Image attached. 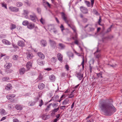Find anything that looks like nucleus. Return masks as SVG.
<instances>
[{
	"label": "nucleus",
	"instance_id": "f257e3e1",
	"mask_svg": "<svg viewBox=\"0 0 122 122\" xmlns=\"http://www.w3.org/2000/svg\"><path fill=\"white\" fill-rule=\"evenodd\" d=\"M112 100L101 102L99 107L104 114L110 116L116 112V109L112 104Z\"/></svg>",
	"mask_w": 122,
	"mask_h": 122
},
{
	"label": "nucleus",
	"instance_id": "f03ea898",
	"mask_svg": "<svg viewBox=\"0 0 122 122\" xmlns=\"http://www.w3.org/2000/svg\"><path fill=\"white\" fill-rule=\"evenodd\" d=\"M62 18L65 22L68 24V26L71 28L73 30L74 32L76 33V29L75 27L73 25H71L68 23V21L67 20V17L66 14L63 12L61 13Z\"/></svg>",
	"mask_w": 122,
	"mask_h": 122
},
{
	"label": "nucleus",
	"instance_id": "7ed1b4c3",
	"mask_svg": "<svg viewBox=\"0 0 122 122\" xmlns=\"http://www.w3.org/2000/svg\"><path fill=\"white\" fill-rule=\"evenodd\" d=\"M29 19H30L32 21L35 22L37 19V17L36 14L34 12H31V14L30 15L29 17Z\"/></svg>",
	"mask_w": 122,
	"mask_h": 122
},
{
	"label": "nucleus",
	"instance_id": "20e7f679",
	"mask_svg": "<svg viewBox=\"0 0 122 122\" xmlns=\"http://www.w3.org/2000/svg\"><path fill=\"white\" fill-rule=\"evenodd\" d=\"M12 66L11 63H6L4 66L6 68L5 70V71L7 73L10 72L11 70L9 69V68L10 67Z\"/></svg>",
	"mask_w": 122,
	"mask_h": 122
},
{
	"label": "nucleus",
	"instance_id": "39448f33",
	"mask_svg": "<svg viewBox=\"0 0 122 122\" xmlns=\"http://www.w3.org/2000/svg\"><path fill=\"white\" fill-rule=\"evenodd\" d=\"M80 9L81 11L84 14H87L88 13V9L86 7L83 6L80 7Z\"/></svg>",
	"mask_w": 122,
	"mask_h": 122
},
{
	"label": "nucleus",
	"instance_id": "423d86ee",
	"mask_svg": "<svg viewBox=\"0 0 122 122\" xmlns=\"http://www.w3.org/2000/svg\"><path fill=\"white\" fill-rule=\"evenodd\" d=\"M9 8L10 10L12 12H17L19 10V9L18 8L13 6L9 7Z\"/></svg>",
	"mask_w": 122,
	"mask_h": 122
},
{
	"label": "nucleus",
	"instance_id": "0eeeda50",
	"mask_svg": "<svg viewBox=\"0 0 122 122\" xmlns=\"http://www.w3.org/2000/svg\"><path fill=\"white\" fill-rule=\"evenodd\" d=\"M35 27L34 24L31 22L29 23L27 26V28L30 30H32Z\"/></svg>",
	"mask_w": 122,
	"mask_h": 122
},
{
	"label": "nucleus",
	"instance_id": "6e6552de",
	"mask_svg": "<svg viewBox=\"0 0 122 122\" xmlns=\"http://www.w3.org/2000/svg\"><path fill=\"white\" fill-rule=\"evenodd\" d=\"M76 76L80 80H81L83 77V74L81 72L76 73Z\"/></svg>",
	"mask_w": 122,
	"mask_h": 122
},
{
	"label": "nucleus",
	"instance_id": "1a4fd4ad",
	"mask_svg": "<svg viewBox=\"0 0 122 122\" xmlns=\"http://www.w3.org/2000/svg\"><path fill=\"white\" fill-rule=\"evenodd\" d=\"M88 26V28L89 29V31H92L94 30H95V28L93 26L90 25H86L85 27V28H86Z\"/></svg>",
	"mask_w": 122,
	"mask_h": 122
},
{
	"label": "nucleus",
	"instance_id": "9d476101",
	"mask_svg": "<svg viewBox=\"0 0 122 122\" xmlns=\"http://www.w3.org/2000/svg\"><path fill=\"white\" fill-rule=\"evenodd\" d=\"M27 70H28L32 66V63L30 61L27 62L26 65Z\"/></svg>",
	"mask_w": 122,
	"mask_h": 122
},
{
	"label": "nucleus",
	"instance_id": "9b49d317",
	"mask_svg": "<svg viewBox=\"0 0 122 122\" xmlns=\"http://www.w3.org/2000/svg\"><path fill=\"white\" fill-rule=\"evenodd\" d=\"M2 42L3 44L7 45H9L11 44L10 41L5 39H3L2 40Z\"/></svg>",
	"mask_w": 122,
	"mask_h": 122
},
{
	"label": "nucleus",
	"instance_id": "f8f14e48",
	"mask_svg": "<svg viewBox=\"0 0 122 122\" xmlns=\"http://www.w3.org/2000/svg\"><path fill=\"white\" fill-rule=\"evenodd\" d=\"M26 71V70L25 68L23 67L19 69V72L20 75H22L24 74Z\"/></svg>",
	"mask_w": 122,
	"mask_h": 122
},
{
	"label": "nucleus",
	"instance_id": "ddd939ff",
	"mask_svg": "<svg viewBox=\"0 0 122 122\" xmlns=\"http://www.w3.org/2000/svg\"><path fill=\"white\" fill-rule=\"evenodd\" d=\"M18 45L22 47L25 46V43L23 41H19L17 43Z\"/></svg>",
	"mask_w": 122,
	"mask_h": 122
},
{
	"label": "nucleus",
	"instance_id": "4468645a",
	"mask_svg": "<svg viewBox=\"0 0 122 122\" xmlns=\"http://www.w3.org/2000/svg\"><path fill=\"white\" fill-rule=\"evenodd\" d=\"M57 57L59 61L62 62L63 61V56L60 53L57 54Z\"/></svg>",
	"mask_w": 122,
	"mask_h": 122
},
{
	"label": "nucleus",
	"instance_id": "2eb2a0df",
	"mask_svg": "<svg viewBox=\"0 0 122 122\" xmlns=\"http://www.w3.org/2000/svg\"><path fill=\"white\" fill-rule=\"evenodd\" d=\"M100 51V50L97 49L96 51L94 53V54L96 55V57L97 58H99L101 57V55L99 53Z\"/></svg>",
	"mask_w": 122,
	"mask_h": 122
},
{
	"label": "nucleus",
	"instance_id": "dca6fc26",
	"mask_svg": "<svg viewBox=\"0 0 122 122\" xmlns=\"http://www.w3.org/2000/svg\"><path fill=\"white\" fill-rule=\"evenodd\" d=\"M27 57L28 59H31L34 57L33 54L31 53H26Z\"/></svg>",
	"mask_w": 122,
	"mask_h": 122
},
{
	"label": "nucleus",
	"instance_id": "f3484780",
	"mask_svg": "<svg viewBox=\"0 0 122 122\" xmlns=\"http://www.w3.org/2000/svg\"><path fill=\"white\" fill-rule=\"evenodd\" d=\"M6 114V112L5 110L3 109H0V114L3 116L5 115Z\"/></svg>",
	"mask_w": 122,
	"mask_h": 122
},
{
	"label": "nucleus",
	"instance_id": "a211bd4d",
	"mask_svg": "<svg viewBox=\"0 0 122 122\" xmlns=\"http://www.w3.org/2000/svg\"><path fill=\"white\" fill-rule=\"evenodd\" d=\"M57 61L56 58L55 57H53L51 58V61L52 64L55 65L56 62Z\"/></svg>",
	"mask_w": 122,
	"mask_h": 122
},
{
	"label": "nucleus",
	"instance_id": "6ab92c4d",
	"mask_svg": "<svg viewBox=\"0 0 122 122\" xmlns=\"http://www.w3.org/2000/svg\"><path fill=\"white\" fill-rule=\"evenodd\" d=\"M39 57L41 59H44L45 58V56L41 52H38L37 53Z\"/></svg>",
	"mask_w": 122,
	"mask_h": 122
},
{
	"label": "nucleus",
	"instance_id": "aec40b11",
	"mask_svg": "<svg viewBox=\"0 0 122 122\" xmlns=\"http://www.w3.org/2000/svg\"><path fill=\"white\" fill-rule=\"evenodd\" d=\"M12 87L11 85L9 84L5 86V88L7 90H9L11 89Z\"/></svg>",
	"mask_w": 122,
	"mask_h": 122
},
{
	"label": "nucleus",
	"instance_id": "412c9836",
	"mask_svg": "<svg viewBox=\"0 0 122 122\" xmlns=\"http://www.w3.org/2000/svg\"><path fill=\"white\" fill-rule=\"evenodd\" d=\"M15 107L17 110L19 111L21 110L22 109L21 106L20 105L18 104L16 105L15 106Z\"/></svg>",
	"mask_w": 122,
	"mask_h": 122
},
{
	"label": "nucleus",
	"instance_id": "4be33fe9",
	"mask_svg": "<svg viewBox=\"0 0 122 122\" xmlns=\"http://www.w3.org/2000/svg\"><path fill=\"white\" fill-rule=\"evenodd\" d=\"M54 25H50L48 26V30L51 32H52V30L54 29Z\"/></svg>",
	"mask_w": 122,
	"mask_h": 122
},
{
	"label": "nucleus",
	"instance_id": "5701e85b",
	"mask_svg": "<svg viewBox=\"0 0 122 122\" xmlns=\"http://www.w3.org/2000/svg\"><path fill=\"white\" fill-rule=\"evenodd\" d=\"M69 103V100L68 99H65L63 102L62 104L63 105H66Z\"/></svg>",
	"mask_w": 122,
	"mask_h": 122
},
{
	"label": "nucleus",
	"instance_id": "b1692460",
	"mask_svg": "<svg viewBox=\"0 0 122 122\" xmlns=\"http://www.w3.org/2000/svg\"><path fill=\"white\" fill-rule=\"evenodd\" d=\"M44 85L42 83H41L39 84L38 88L40 89L41 90L44 88Z\"/></svg>",
	"mask_w": 122,
	"mask_h": 122
},
{
	"label": "nucleus",
	"instance_id": "393cba45",
	"mask_svg": "<svg viewBox=\"0 0 122 122\" xmlns=\"http://www.w3.org/2000/svg\"><path fill=\"white\" fill-rule=\"evenodd\" d=\"M49 78L51 81H54L55 80V77L53 75H51L50 76Z\"/></svg>",
	"mask_w": 122,
	"mask_h": 122
},
{
	"label": "nucleus",
	"instance_id": "a878e982",
	"mask_svg": "<svg viewBox=\"0 0 122 122\" xmlns=\"http://www.w3.org/2000/svg\"><path fill=\"white\" fill-rule=\"evenodd\" d=\"M42 118L44 120H45L48 119L49 118V116L48 115H43L42 116Z\"/></svg>",
	"mask_w": 122,
	"mask_h": 122
},
{
	"label": "nucleus",
	"instance_id": "bb28decb",
	"mask_svg": "<svg viewBox=\"0 0 122 122\" xmlns=\"http://www.w3.org/2000/svg\"><path fill=\"white\" fill-rule=\"evenodd\" d=\"M15 96V95L14 94L9 95L7 96L6 97V98L8 99H10L11 98H13Z\"/></svg>",
	"mask_w": 122,
	"mask_h": 122
},
{
	"label": "nucleus",
	"instance_id": "cd10ccee",
	"mask_svg": "<svg viewBox=\"0 0 122 122\" xmlns=\"http://www.w3.org/2000/svg\"><path fill=\"white\" fill-rule=\"evenodd\" d=\"M37 62L38 64L41 66L44 65V62H43L42 61H41L40 59H38L37 61Z\"/></svg>",
	"mask_w": 122,
	"mask_h": 122
},
{
	"label": "nucleus",
	"instance_id": "c85d7f7f",
	"mask_svg": "<svg viewBox=\"0 0 122 122\" xmlns=\"http://www.w3.org/2000/svg\"><path fill=\"white\" fill-rule=\"evenodd\" d=\"M41 44L44 46H45L46 45V42L45 40H42L41 41Z\"/></svg>",
	"mask_w": 122,
	"mask_h": 122
},
{
	"label": "nucleus",
	"instance_id": "c756f323",
	"mask_svg": "<svg viewBox=\"0 0 122 122\" xmlns=\"http://www.w3.org/2000/svg\"><path fill=\"white\" fill-rule=\"evenodd\" d=\"M9 80V78L8 77H5L2 78V80L3 81H8Z\"/></svg>",
	"mask_w": 122,
	"mask_h": 122
},
{
	"label": "nucleus",
	"instance_id": "7c9ffc66",
	"mask_svg": "<svg viewBox=\"0 0 122 122\" xmlns=\"http://www.w3.org/2000/svg\"><path fill=\"white\" fill-rule=\"evenodd\" d=\"M67 55L70 58V57H73L74 56L73 53L71 52H69L67 53Z\"/></svg>",
	"mask_w": 122,
	"mask_h": 122
},
{
	"label": "nucleus",
	"instance_id": "2f4dec72",
	"mask_svg": "<svg viewBox=\"0 0 122 122\" xmlns=\"http://www.w3.org/2000/svg\"><path fill=\"white\" fill-rule=\"evenodd\" d=\"M49 41L51 46H55L56 45V43L54 41H52V40H49Z\"/></svg>",
	"mask_w": 122,
	"mask_h": 122
},
{
	"label": "nucleus",
	"instance_id": "473e14b6",
	"mask_svg": "<svg viewBox=\"0 0 122 122\" xmlns=\"http://www.w3.org/2000/svg\"><path fill=\"white\" fill-rule=\"evenodd\" d=\"M16 27V25L14 24H11L10 25V29L12 30L15 29Z\"/></svg>",
	"mask_w": 122,
	"mask_h": 122
},
{
	"label": "nucleus",
	"instance_id": "72a5a7b5",
	"mask_svg": "<svg viewBox=\"0 0 122 122\" xmlns=\"http://www.w3.org/2000/svg\"><path fill=\"white\" fill-rule=\"evenodd\" d=\"M85 2L88 7H89L90 6V3L89 1L87 0H85Z\"/></svg>",
	"mask_w": 122,
	"mask_h": 122
},
{
	"label": "nucleus",
	"instance_id": "f704fd0d",
	"mask_svg": "<svg viewBox=\"0 0 122 122\" xmlns=\"http://www.w3.org/2000/svg\"><path fill=\"white\" fill-rule=\"evenodd\" d=\"M1 4L2 7H5L6 9H7V4L5 2H2L1 3Z\"/></svg>",
	"mask_w": 122,
	"mask_h": 122
},
{
	"label": "nucleus",
	"instance_id": "c9c22d12",
	"mask_svg": "<svg viewBox=\"0 0 122 122\" xmlns=\"http://www.w3.org/2000/svg\"><path fill=\"white\" fill-rule=\"evenodd\" d=\"M29 23L28 22L27 20L24 21L22 22V24L24 26H27L28 24Z\"/></svg>",
	"mask_w": 122,
	"mask_h": 122
},
{
	"label": "nucleus",
	"instance_id": "e433bc0d",
	"mask_svg": "<svg viewBox=\"0 0 122 122\" xmlns=\"http://www.w3.org/2000/svg\"><path fill=\"white\" fill-rule=\"evenodd\" d=\"M59 46L61 49H63L65 48V46L61 43H60L59 44Z\"/></svg>",
	"mask_w": 122,
	"mask_h": 122
},
{
	"label": "nucleus",
	"instance_id": "4c0bfd02",
	"mask_svg": "<svg viewBox=\"0 0 122 122\" xmlns=\"http://www.w3.org/2000/svg\"><path fill=\"white\" fill-rule=\"evenodd\" d=\"M23 5L22 3L21 2H17L16 3V5L18 7H20Z\"/></svg>",
	"mask_w": 122,
	"mask_h": 122
},
{
	"label": "nucleus",
	"instance_id": "58836bf2",
	"mask_svg": "<svg viewBox=\"0 0 122 122\" xmlns=\"http://www.w3.org/2000/svg\"><path fill=\"white\" fill-rule=\"evenodd\" d=\"M58 103L57 102H56L53 104H52L51 103V105L54 108L56 107L58 105Z\"/></svg>",
	"mask_w": 122,
	"mask_h": 122
},
{
	"label": "nucleus",
	"instance_id": "ea45409f",
	"mask_svg": "<svg viewBox=\"0 0 122 122\" xmlns=\"http://www.w3.org/2000/svg\"><path fill=\"white\" fill-rule=\"evenodd\" d=\"M68 106H61L60 107V109H61L64 110L66 108L68 107Z\"/></svg>",
	"mask_w": 122,
	"mask_h": 122
},
{
	"label": "nucleus",
	"instance_id": "a19ab883",
	"mask_svg": "<svg viewBox=\"0 0 122 122\" xmlns=\"http://www.w3.org/2000/svg\"><path fill=\"white\" fill-rule=\"evenodd\" d=\"M18 57V56L16 55H14L13 56V59L14 60H16Z\"/></svg>",
	"mask_w": 122,
	"mask_h": 122
},
{
	"label": "nucleus",
	"instance_id": "79ce46f5",
	"mask_svg": "<svg viewBox=\"0 0 122 122\" xmlns=\"http://www.w3.org/2000/svg\"><path fill=\"white\" fill-rule=\"evenodd\" d=\"M40 22L42 24H44L45 23V20L44 19H43L42 17H41V19L40 20Z\"/></svg>",
	"mask_w": 122,
	"mask_h": 122
},
{
	"label": "nucleus",
	"instance_id": "37998d69",
	"mask_svg": "<svg viewBox=\"0 0 122 122\" xmlns=\"http://www.w3.org/2000/svg\"><path fill=\"white\" fill-rule=\"evenodd\" d=\"M51 103L48 105L47 106V107L45 109V111L46 112H47L49 110V108L50 107V106L51 105Z\"/></svg>",
	"mask_w": 122,
	"mask_h": 122
},
{
	"label": "nucleus",
	"instance_id": "c03bdc74",
	"mask_svg": "<svg viewBox=\"0 0 122 122\" xmlns=\"http://www.w3.org/2000/svg\"><path fill=\"white\" fill-rule=\"evenodd\" d=\"M43 104V102L42 99L40 100L39 101V106L41 107Z\"/></svg>",
	"mask_w": 122,
	"mask_h": 122
},
{
	"label": "nucleus",
	"instance_id": "a18cd8bd",
	"mask_svg": "<svg viewBox=\"0 0 122 122\" xmlns=\"http://www.w3.org/2000/svg\"><path fill=\"white\" fill-rule=\"evenodd\" d=\"M23 15L24 16V17L25 18L27 19H29V17L28 16V15L25 14L24 13H23Z\"/></svg>",
	"mask_w": 122,
	"mask_h": 122
},
{
	"label": "nucleus",
	"instance_id": "49530a36",
	"mask_svg": "<svg viewBox=\"0 0 122 122\" xmlns=\"http://www.w3.org/2000/svg\"><path fill=\"white\" fill-rule=\"evenodd\" d=\"M64 95H62L61 97V99L60 100H58L54 99V101H55L58 102H60L61 100H62V98L64 97Z\"/></svg>",
	"mask_w": 122,
	"mask_h": 122
},
{
	"label": "nucleus",
	"instance_id": "de8ad7c7",
	"mask_svg": "<svg viewBox=\"0 0 122 122\" xmlns=\"http://www.w3.org/2000/svg\"><path fill=\"white\" fill-rule=\"evenodd\" d=\"M29 12V11L27 10H23V13L27 15H28Z\"/></svg>",
	"mask_w": 122,
	"mask_h": 122
},
{
	"label": "nucleus",
	"instance_id": "09e8293b",
	"mask_svg": "<svg viewBox=\"0 0 122 122\" xmlns=\"http://www.w3.org/2000/svg\"><path fill=\"white\" fill-rule=\"evenodd\" d=\"M59 96L58 95H56L55 97H54L52 98V100L53 99L54 100V99L58 100L59 98Z\"/></svg>",
	"mask_w": 122,
	"mask_h": 122
},
{
	"label": "nucleus",
	"instance_id": "8fccbe9b",
	"mask_svg": "<svg viewBox=\"0 0 122 122\" xmlns=\"http://www.w3.org/2000/svg\"><path fill=\"white\" fill-rule=\"evenodd\" d=\"M84 58H83V59H82V61L81 63V65L82 66V68L83 69L84 68Z\"/></svg>",
	"mask_w": 122,
	"mask_h": 122
},
{
	"label": "nucleus",
	"instance_id": "3c124183",
	"mask_svg": "<svg viewBox=\"0 0 122 122\" xmlns=\"http://www.w3.org/2000/svg\"><path fill=\"white\" fill-rule=\"evenodd\" d=\"M112 26V25H111L110 27L107 29L106 31V32L107 33L110 32L111 30V28Z\"/></svg>",
	"mask_w": 122,
	"mask_h": 122
},
{
	"label": "nucleus",
	"instance_id": "603ef678",
	"mask_svg": "<svg viewBox=\"0 0 122 122\" xmlns=\"http://www.w3.org/2000/svg\"><path fill=\"white\" fill-rule=\"evenodd\" d=\"M43 78V75L41 74H40L39 76V77L38 78V79L39 80H41Z\"/></svg>",
	"mask_w": 122,
	"mask_h": 122
},
{
	"label": "nucleus",
	"instance_id": "864d4df0",
	"mask_svg": "<svg viewBox=\"0 0 122 122\" xmlns=\"http://www.w3.org/2000/svg\"><path fill=\"white\" fill-rule=\"evenodd\" d=\"M59 110V107H58L57 108L54 109L53 111V112H57Z\"/></svg>",
	"mask_w": 122,
	"mask_h": 122
},
{
	"label": "nucleus",
	"instance_id": "5fc2aeb1",
	"mask_svg": "<svg viewBox=\"0 0 122 122\" xmlns=\"http://www.w3.org/2000/svg\"><path fill=\"white\" fill-rule=\"evenodd\" d=\"M60 28L61 29V30L62 32L63 33V30H65V29L64 28V27L63 25H61L60 27Z\"/></svg>",
	"mask_w": 122,
	"mask_h": 122
},
{
	"label": "nucleus",
	"instance_id": "6e6d98bb",
	"mask_svg": "<svg viewBox=\"0 0 122 122\" xmlns=\"http://www.w3.org/2000/svg\"><path fill=\"white\" fill-rule=\"evenodd\" d=\"M76 33V34L75 35V36L74 37H72V38L74 40H76L77 38V34Z\"/></svg>",
	"mask_w": 122,
	"mask_h": 122
},
{
	"label": "nucleus",
	"instance_id": "4d7b16f0",
	"mask_svg": "<svg viewBox=\"0 0 122 122\" xmlns=\"http://www.w3.org/2000/svg\"><path fill=\"white\" fill-rule=\"evenodd\" d=\"M37 11L38 13H40L41 11V9L39 8H38L37 9Z\"/></svg>",
	"mask_w": 122,
	"mask_h": 122
},
{
	"label": "nucleus",
	"instance_id": "13d9d810",
	"mask_svg": "<svg viewBox=\"0 0 122 122\" xmlns=\"http://www.w3.org/2000/svg\"><path fill=\"white\" fill-rule=\"evenodd\" d=\"M93 12L94 14L97 15H99L97 11L96 10H94L93 11Z\"/></svg>",
	"mask_w": 122,
	"mask_h": 122
},
{
	"label": "nucleus",
	"instance_id": "bf43d9fd",
	"mask_svg": "<svg viewBox=\"0 0 122 122\" xmlns=\"http://www.w3.org/2000/svg\"><path fill=\"white\" fill-rule=\"evenodd\" d=\"M52 32H53L54 34H56L57 32V30L55 29V28L52 30Z\"/></svg>",
	"mask_w": 122,
	"mask_h": 122
},
{
	"label": "nucleus",
	"instance_id": "052dcab7",
	"mask_svg": "<svg viewBox=\"0 0 122 122\" xmlns=\"http://www.w3.org/2000/svg\"><path fill=\"white\" fill-rule=\"evenodd\" d=\"M36 103V102H32L30 104V106H33Z\"/></svg>",
	"mask_w": 122,
	"mask_h": 122
},
{
	"label": "nucleus",
	"instance_id": "680f3d73",
	"mask_svg": "<svg viewBox=\"0 0 122 122\" xmlns=\"http://www.w3.org/2000/svg\"><path fill=\"white\" fill-rule=\"evenodd\" d=\"M6 36L5 35H0V38H5Z\"/></svg>",
	"mask_w": 122,
	"mask_h": 122
},
{
	"label": "nucleus",
	"instance_id": "e2e57ef3",
	"mask_svg": "<svg viewBox=\"0 0 122 122\" xmlns=\"http://www.w3.org/2000/svg\"><path fill=\"white\" fill-rule=\"evenodd\" d=\"M65 68L67 71H68L69 68V67L67 65H66L65 66Z\"/></svg>",
	"mask_w": 122,
	"mask_h": 122
},
{
	"label": "nucleus",
	"instance_id": "0e129e2a",
	"mask_svg": "<svg viewBox=\"0 0 122 122\" xmlns=\"http://www.w3.org/2000/svg\"><path fill=\"white\" fill-rule=\"evenodd\" d=\"M6 118V117H2L0 120L1 121H3L5 120Z\"/></svg>",
	"mask_w": 122,
	"mask_h": 122
},
{
	"label": "nucleus",
	"instance_id": "69168bd1",
	"mask_svg": "<svg viewBox=\"0 0 122 122\" xmlns=\"http://www.w3.org/2000/svg\"><path fill=\"white\" fill-rule=\"evenodd\" d=\"M13 122H19L18 120L16 118L14 119L13 120Z\"/></svg>",
	"mask_w": 122,
	"mask_h": 122
},
{
	"label": "nucleus",
	"instance_id": "338daca9",
	"mask_svg": "<svg viewBox=\"0 0 122 122\" xmlns=\"http://www.w3.org/2000/svg\"><path fill=\"white\" fill-rule=\"evenodd\" d=\"M25 3L28 6H30L31 5V3L29 2V1H27V2H25Z\"/></svg>",
	"mask_w": 122,
	"mask_h": 122
},
{
	"label": "nucleus",
	"instance_id": "774afa93",
	"mask_svg": "<svg viewBox=\"0 0 122 122\" xmlns=\"http://www.w3.org/2000/svg\"><path fill=\"white\" fill-rule=\"evenodd\" d=\"M12 45H13V47L14 48H16V49L18 48V47L17 45H16L14 44H12Z\"/></svg>",
	"mask_w": 122,
	"mask_h": 122
}]
</instances>
